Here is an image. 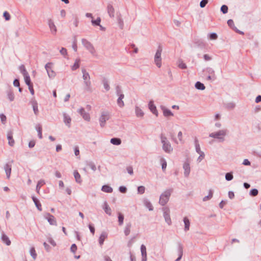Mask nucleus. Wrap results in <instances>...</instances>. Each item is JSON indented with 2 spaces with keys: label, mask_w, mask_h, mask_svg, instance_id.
<instances>
[{
  "label": "nucleus",
  "mask_w": 261,
  "mask_h": 261,
  "mask_svg": "<svg viewBox=\"0 0 261 261\" xmlns=\"http://www.w3.org/2000/svg\"><path fill=\"white\" fill-rule=\"evenodd\" d=\"M117 102L118 106L120 108H122L124 106L123 101L122 100V99H121L120 98H118V99L117 100Z\"/></svg>",
  "instance_id": "13d9d810"
},
{
  "label": "nucleus",
  "mask_w": 261,
  "mask_h": 261,
  "mask_svg": "<svg viewBox=\"0 0 261 261\" xmlns=\"http://www.w3.org/2000/svg\"><path fill=\"white\" fill-rule=\"evenodd\" d=\"M160 139L163 144L162 148L163 150L166 153H170L173 151V148L167 138L163 134H161Z\"/></svg>",
  "instance_id": "f03ea898"
},
{
  "label": "nucleus",
  "mask_w": 261,
  "mask_h": 261,
  "mask_svg": "<svg viewBox=\"0 0 261 261\" xmlns=\"http://www.w3.org/2000/svg\"><path fill=\"white\" fill-rule=\"evenodd\" d=\"M87 166L89 167L93 171H95L96 167L94 163L92 162H89L87 163Z\"/></svg>",
  "instance_id": "8fccbe9b"
},
{
  "label": "nucleus",
  "mask_w": 261,
  "mask_h": 261,
  "mask_svg": "<svg viewBox=\"0 0 261 261\" xmlns=\"http://www.w3.org/2000/svg\"><path fill=\"white\" fill-rule=\"evenodd\" d=\"M118 224H119V225L121 226L123 224V220H124V216H123V215L121 213L118 212Z\"/></svg>",
  "instance_id": "c9c22d12"
},
{
  "label": "nucleus",
  "mask_w": 261,
  "mask_h": 261,
  "mask_svg": "<svg viewBox=\"0 0 261 261\" xmlns=\"http://www.w3.org/2000/svg\"><path fill=\"white\" fill-rule=\"evenodd\" d=\"M258 194V191L256 189H252L249 192L250 196L252 197H255L257 196Z\"/></svg>",
  "instance_id": "c03bdc74"
},
{
  "label": "nucleus",
  "mask_w": 261,
  "mask_h": 261,
  "mask_svg": "<svg viewBox=\"0 0 261 261\" xmlns=\"http://www.w3.org/2000/svg\"><path fill=\"white\" fill-rule=\"evenodd\" d=\"M119 191L122 193H125L127 192V188L125 186H120Z\"/></svg>",
  "instance_id": "69168bd1"
},
{
  "label": "nucleus",
  "mask_w": 261,
  "mask_h": 261,
  "mask_svg": "<svg viewBox=\"0 0 261 261\" xmlns=\"http://www.w3.org/2000/svg\"><path fill=\"white\" fill-rule=\"evenodd\" d=\"M227 24L231 28L233 29H234V28L236 29V28L234 26L233 21L232 19H229L227 21Z\"/></svg>",
  "instance_id": "5fc2aeb1"
},
{
  "label": "nucleus",
  "mask_w": 261,
  "mask_h": 261,
  "mask_svg": "<svg viewBox=\"0 0 261 261\" xmlns=\"http://www.w3.org/2000/svg\"><path fill=\"white\" fill-rule=\"evenodd\" d=\"M88 226L90 232L92 233L93 235H94L95 233V228L94 226L92 224H89Z\"/></svg>",
  "instance_id": "774afa93"
},
{
  "label": "nucleus",
  "mask_w": 261,
  "mask_h": 261,
  "mask_svg": "<svg viewBox=\"0 0 261 261\" xmlns=\"http://www.w3.org/2000/svg\"><path fill=\"white\" fill-rule=\"evenodd\" d=\"M195 87L197 89L200 90H203L205 88L204 85L203 83H202L199 81L195 83Z\"/></svg>",
  "instance_id": "2f4dec72"
},
{
  "label": "nucleus",
  "mask_w": 261,
  "mask_h": 261,
  "mask_svg": "<svg viewBox=\"0 0 261 261\" xmlns=\"http://www.w3.org/2000/svg\"><path fill=\"white\" fill-rule=\"evenodd\" d=\"M131 227L132 224L130 222L126 224L124 230V233L126 236H127L130 233Z\"/></svg>",
  "instance_id": "7c9ffc66"
},
{
  "label": "nucleus",
  "mask_w": 261,
  "mask_h": 261,
  "mask_svg": "<svg viewBox=\"0 0 261 261\" xmlns=\"http://www.w3.org/2000/svg\"><path fill=\"white\" fill-rule=\"evenodd\" d=\"M7 96L10 101H12L14 99V95L11 90H9L7 92Z\"/></svg>",
  "instance_id": "37998d69"
},
{
  "label": "nucleus",
  "mask_w": 261,
  "mask_h": 261,
  "mask_svg": "<svg viewBox=\"0 0 261 261\" xmlns=\"http://www.w3.org/2000/svg\"><path fill=\"white\" fill-rule=\"evenodd\" d=\"M0 118L2 123L5 124L6 123L7 118L4 114H0Z\"/></svg>",
  "instance_id": "bf43d9fd"
},
{
  "label": "nucleus",
  "mask_w": 261,
  "mask_h": 261,
  "mask_svg": "<svg viewBox=\"0 0 261 261\" xmlns=\"http://www.w3.org/2000/svg\"><path fill=\"white\" fill-rule=\"evenodd\" d=\"M213 195V191L212 190H210L209 192H208V195H207L203 198V201H206L209 200L210 199H211L212 198Z\"/></svg>",
  "instance_id": "4c0bfd02"
},
{
  "label": "nucleus",
  "mask_w": 261,
  "mask_h": 261,
  "mask_svg": "<svg viewBox=\"0 0 261 261\" xmlns=\"http://www.w3.org/2000/svg\"><path fill=\"white\" fill-rule=\"evenodd\" d=\"M101 190L103 192L106 193H112L113 192V189L109 185H103L102 187Z\"/></svg>",
  "instance_id": "473e14b6"
},
{
  "label": "nucleus",
  "mask_w": 261,
  "mask_h": 261,
  "mask_svg": "<svg viewBox=\"0 0 261 261\" xmlns=\"http://www.w3.org/2000/svg\"><path fill=\"white\" fill-rule=\"evenodd\" d=\"M102 84L103 85V87L106 91H109L110 89V86L108 83V80L106 78H103L102 80Z\"/></svg>",
  "instance_id": "79ce46f5"
},
{
  "label": "nucleus",
  "mask_w": 261,
  "mask_h": 261,
  "mask_svg": "<svg viewBox=\"0 0 261 261\" xmlns=\"http://www.w3.org/2000/svg\"><path fill=\"white\" fill-rule=\"evenodd\" d=\"M83 73V78L84 80V84L85 85V90L87 91H91L90 77L89 73L87 72L85 69L83 68L82 70Z\"/></svg>",
  "instance_id": "20e7f679"
},
{
  "label": "nucleus",
  "mask_w": 261,
  "mask_h": 261,
  "mask_svg": "<svg viewBox=\"0 0 261 261\" xmlns=\"http://www.w3.org/2000/svg\"><path fill=\"white\" fill-rule=\"evenodd\" d=\"M145 190V187L143 186H139L137 188V192L138 194H143L144 193Z\"/></svg>",
  "instance_id": "de8ad7c7"
},
{
  "label": "nucleus",
  "mask_w": 261,
  "mask_h": 261,
  "mask_svg": "<svg viewBox=\"0 0 261 261\" xmlns=\"http://www.w3.org/2000/svg\"><path fill=\"white\" fill-rule=\"evenodd\" d=\"M102 208H103L105 212L107 214H108L109 216H111L112 215L111 208L109 206V205L107 203V201H105Z\"/></svg>",
  "instance_id": "a211bd4d"
},
{
  "label": "nucleus",
  "mask_w": 261,
  "mask_h": 261,
  "mask_svg": "<svg viewBox=\"0 0 261 261\" xmlns=\"http://www.w3.org/2000/svg\"><path fill=\"white\" fill-rule=\"evenodd\" d=\"M173 189H169L165 191L160 197L159 203L164 206L169 201L171 193L173 192Z\"/></svg>",
  "instance_id": "f257e3e1"
},
{
  "label": "nucleus",
  "mask_w": 261,
  "mask_h": 261,
  "mask_svg": "<svg viewBox=\"0 0 261 261\" xmlns=\"http://www.w3.org/2000/svg\"><path fill=\"white\" fill-rule=\"evenodd\" d=\"M45 184V182L43 179H40L38 181L36 186V191L38 193H39V191L42 186Z\"/></svg>",
  "instance_id": "72a5a7b5"
},
{
  "label": "nucleus",
  "mask_w": 261,
  "mask_h": 261,
  "mask_svg": "<svg viewBox=\"0 0 261 261\" xmlns=\"http://www.w3.org/2000/svg\"><path fill=\"white\" fill-rule=\"evenodd\" d=\"M73 175L75 179V181L77 183H81L82 180L81 179V175L77 170L74 171Z\"/></svg>",
  "instance_id": "c756f323"
},
{
  "label": "nucleus",
  "mask_w": 261,
  "mask_h": 261,
  "mask_svg": "<svg viewBox=\"0 0 261 261\" xmlns=\"http://www.w3.org/2000/svg\"><path fill=\"white\" fill-rule=\"evenodd\" d=\"M60 54L65 57L67 55V49L65 48L62 47L60 50Z\"/></svg>",
  "instance_id": "4d7b16f0"
},
{
  "label": "nucleus",
  "mask_w": 261,
  "mask_h": 261,
  "mask_svg": "<svg viewBox=\"0 0 261 261\" xmlns=\"http://www.w3.org/2000/svg\"><path fill=\"white\" fill-rule=\"evenodd\" d=\"M77 112L82 116L83 118L87 121L90 120V116L88 113H87L83 108H81L78 110Z\"/></svg>",
  "instance_id": "9b49d317"
},
{
  "label": "nucleus",
  "mask_w": 261,
  "mask_h": 261,
  "mask_svg": "<svg viewBox=\"0 0 261 261\" xmlns=\"http://www.w3.org/2000/svg\"><path fill=\"white\" fill-rule=\"evenodd\" d=\"M3 16L6 20H9L10 19V15L7 11H5L4 12Z\"/></svg>",
  "instance_id": "680f3d73"
},
{
  "label": "nucleus",
  "mask_w": 261,
  "mask_h": 261,
  "mask_svg": "<svg viewBox=\"0 0 261 261\" xmlns=\"http://www.w3.org/2000/svg\"><path fill=\"white\" fill-rule=\"evenodd\" d=\"M64 122L68 127H70L71 123V118L69 116L67 115L66 113L63 114Z\"/></svg>",
  "instance_id": "a878e982"
},
{
  "label": "nucleus",
  "mask_w": 261,
  "mask_h": 261,
  "mask_svg": "<svg viewBox=\"0 0 261 261\" xmlns=\"http://www.w3.org/2000/svg\"><path fill=\"white\" fill-rule=\"evenodd\" d=\"M203 74H215L214 70L211 67H207L203 70Z\"/></svg>",
  "instance_id": "e433bc0d"
},
{
  "label": "nucleus",
  "mask_w": 261,
  "mask_h": 261,
  "mask_svg": "<svg viewBox=\"0 0 261 261\" xmlns=\"http://www.w3.org/2000/svg\"><path fill=\"white\" fill-rule=\"evenodd\" d=\"M183 169H184V175L186 177H188L189 176L191 169L190 166V163L187 161L185 162L183 164Z\"/></svg>",
  "instance_id": "f8f14e48"
},
{
  "label": "nucleus",
  "mask_w": 261,
  "mask_h": 261,
  "mask_svg": "<svg viewBox=\"0 0 261 261\" xmlns=\"http://www.w3.org/2000/svg\"><path fill=\"white\" fill-rule=\"evenodd\" d=\"M233 178L232 172H227L225 174V179L227 181L231 180Z\"/></svg>",
  "instance_id": "a18cd8bd"
},
{
  "label": "nucleus",
  "mask_w": 261,
  "mask_h": 261,
  "mask_svg": "<svg viewBox=\"0 0 261 261\" xmlns=\"http://www.w3.org/2000/svg\"><path fill=\"white\" fill-rule=\"evenodd\" d=\"M208 0H202L200 3V6L201 8H204L207 4Z\"/></svg>",
  "instance_id": "338daca9"
},
{
  "label": "nucleus",
  "mask_w": 261,
  "mask_h": 261,
  "mask_svg": "<svg viewBox=\"0 0 261 261\" xmlns=\"http://www.w3.org/2000/svg\"><path fill=\"white\" fill-rule=\"evenodd\" d=\"M44 217L47 219L48 223L51 225H57V221L55 217L51 215L50 213H46L44 216Z\"/></svg>",
  "instance_id": "9d476101"
},
{
  "label": "nucleus",
  "mask_w": 261,
  "mask_h": 261,
  "mask_svg": "<svg viewBox=\"0 0 261 261\" xmlns=\"http://www.w3.org/2000/svg\"><path fill=\"white\" fill-rule=\"evenodd\" d=\"M108 12L111 17L114 16L115 10L112 5L109 4L107 7Z\"/></svg>",
  "instance_id": "393cba45"
},
{
  "label": "nucleus",
  "mask_w": 261,
  "mask_h": 261,
  "mask_svg": "<svg viewBox=\"0 0 261 261\" xmlns=\"http://www.w3.org/2000/svg\"><path fill=\"white\" fill-rule=\"evenodd\" d=\"M19 70L24 76L25 84L28 86L32 85V84L31 83L30 75L27 71L26 70V69H25V66H19Z\"/></svg>",
  "instance_id": "423d86ee"
},
{
  "label": "nucleus",
  "mask_w": 261,
  "mask_h": 261,
  "mask_svg": "<svg viewBox=\"0 0 261 261\" xmlns=\"http://www.w3.org/2000/svg\"><path fill=\"white\" fill-rule=\"evenodd\" d=\"M194 143H195V146L196 151L198 153H199L200 152H202L203 151H202L200 150V145L199 144L198 140L196 138H195Z\"/></svg>",
  "instance_id": "f704fd0d"
},
{
  "label": "nucleus",
  "mask_w": 261,
  "mask_h": 261,
  "mask_svg": "<svg viewBox=\"0 0 261 261\" xmlns=\"http://www.w3.org/2000/svg\"><path fill=\"white\" fill-rule=\"evenodd\" d=\"M111 143L115 145H119L121 143V140L118 138H113L110 140Z\"/></svg>",
  "instance_id": "c85d7f7f"
},
{
  "label": "nucleus",
  "mask_w": 261,
  "mask_h": 261,
  "mask_svg": "<svg viewBox=\"0 0 261 261\" xmlns=\"http://www.w3.org/2000/svg\"><path fill=\"white\" fill-rule=\"evenodd\" d=\"M36 130L38 132V136L39 139L42 138V126L41 125L38 124L36 126Z\"/></svg>",
  "instance_id": "a19ab883"
},
{
  "label": "nucleus",
  "mask_w": 261,
  "mask_h": 261,
  "mask_svg": "<svg viewBox=\"0 0 261 261\" xmlns=\"http://www.w3.org/2000/svg\"><path fill=\"white\" fill-rule=\"evenodd\" d=\"M162 211H163V217L166 222L168 225H171L172 221L170 215V209L168 207H164L162 208Z\"/></svg>",
  "instance_id": "0eeeda50"
},
{
  "label": "nucleus",
  "mask_w": 261,
  "mask_h": 261,
  "mask_svg": "<svg viewBox=\"0 0 261 261\" xmlns=\"http://www.w3.org/2000/svg\"><path fill=\"white\" fill-rule=\"evenodd\" d=\"M143 203H144V204L145 205V206L147 208H148L149 211H153V207L152 204L151 203V202L148 199H145L143 200Z\"/></svg>",
  "instance_id": "cd10ccee"
},
{
  "label": "nucleus",
  "mask_w": 261,
  "mask_h": 261,
  "mask_svg": "<svg viewBox=\"0 0 261 261\" xmlns=\"http://www.w3.org/2000/svg\"><path fill=\"white\" fill-rule=\"evenodd\" d=\"M31 103L33 107L34 114L37 115L39 113V110L38 108V103L36 100H33L31 101Z\"/></svg>",
  "instance_id": "412c9836"
},
{
  "label": "nucleus",
  "mask_w": 261,
  "mask_h": 261,
  "mask_svg": "<svg viewBox=\"0 0 261 261\" xmlns=\"http://www.w3.org/2000/svg\"><path fill=\"white\" fill-rule=\"evenodd\" d=\"M236 107V104L233 102H228L225 104V107L228 110H232Z\"/></svg>",
  "instance_id": "58836bf2"
},
{
  "label": "nucleus",
  "mask_w": 261,
  "mask_h": 261,
  "mask_svg": "<svg viewBox=\"0 0 261 261\" xmlns=\"http://www.w3.org/2000/svg\"><path fill=\"white\" fill-rule=\"evenodd\" d=\"M48 25L50 30L53 34H56L57 32L56 27L55 26L53 21L51 19L48 20Z\"/></svg>",
  "instance_id": "6ab92c4d"
},
{
  "label": "nucleus",
  "mask_w": 261,
  "mask_h": 261,
  "mask_svg": "<svg viewBox=\"0 0 261 261\" xmlns=\"http://www.w3.org/2000/svg\"><path fill=\"white\" fill-rule=\"evenodd\" d=\"M101 19L100 17L97 18L96 20H92L91 22L93 25H100Z\"/></svg>",
  "instance_id": "3c124183"
},
{
  "label": "nucleus",
  "mask_w": 261,
  "mask_h": 261,
  "mask_svg": "<svg viewBox=\"0 0 261 261\" xmlns=\"http://www.w3.org/2000/svg\"><path fill=\"white\" fill-rule=\"evenodd\" d=\"M162 162V168L163 171H164L167 167V162L166 160L164 159H161Z\"/></svg>",
  "instance_id": "6e6d98bb"
},
{
  "label": "nucleus",
  "mask_w": 261,
  "mask_h": 261,
  "mask_svg": "<svg viewBox=\"0 0 261 261\" xmlns=\"http://www.w3.org/2000/svg\"><path fill=\"white\" fill-rule=\"evenodd\" d=\"M77 250V246L75 244H73L70 247L71 252L75 253Z\"/></svg>",
  "instance_id": "0e129e2a"
},
{
  "label": "nucleus",
  "mask_w": 261,
  "mask_h": 261,
  "mask_svg": "<svg viewBox=\"0 0 261 261\" xmlns=\"http://www.w3.org/2000/svg\"><path fill=\"white\" fill-rule=\"evenodd\" d=\"M110 114L108 112H102L99 117L100 125L101 127H103L105 125L106 121L110 119Z\"/></svg>",
  "instance_id": "6e6552de"
},
{
  "label": "nucleus",
  "mask_w": 261,
  "mask_h": 261,
  "mask_svg": "<svg viewBox=\"0 0 261 261\" xmlns=\"http://www.w3.org/2000/svg\"><path fill=\"white\" fill-rule=\"evenodd\" d=\"M218 36L215 33H212L210 34L209 38L211 40H216Z\"/></svg>",
  "instance_id": "052dcab7"
},
{
  "label": "nucleus",
  "mask_w": 261,
  "mask_h": 261,
  "mask_svg": "<svg viewBox=\"0 0 261 261\" xmlns=\"http://www.w3.org/2000/svg\"><path fill=\"white\" fill-rule=\"evenodd\" d=\"M162 47L159 46L154 56V62L156 65H161L162 63L161 54Z\"/></svg>",
  "instance_id": "1a4fd4ad"
},
{
  "label": "nucleus",
  "mask_w": 261,
  "mask_h": 261,
  "mask_svg": "<svg viewBox=\"0 0 261 261\" xmlns=\"http://www.w3.org/2000/svg\"><path fill=\"white\" fill-rule=\"evenodd\" d=\"M32 199L33 202H34L37 209L39 211H42V206H41V204L39 200L34 196H32Z\"/></svg>",
  "instance_id": "aec40b11"
},
{
  "label": "nucleus",
  "mask_w": 261,
  "mask_h": 261,
  "mask_svg": "<svg viewBox=\"0 0 261 261\" xmlns=\"http://www.w3.org/2000/svg\"><path fill=\"white\" fill-rule=\"evenodd\" d=\"M72 47L73 49L74 50V51H76L77 49V46L76 44V39L75 38H74V41L72 43Z\"/></svg>",
  "instance_id": "e2e57ef3"
},
{
  "label": "nucleus",
  "mask_w": 261,
  "mask_h": 261,
  "mask_svg": "<svg viewBox=\"0 0 261 261\" xmlns=\"http://www.w3.org/2000/svg\"><path fill=\"white\" fill-rule=\"evenodd\" d=\"M161 110L163 111V115L165 117H169L173 116L172 112L164 106H161Z\"/></svg>",
  "instance_id": "f3484780"
},
{
  "label": "nucleus",
  "mask_w": 261,
  "mask_h": 261,
  "mask_svg": "<svg viewBox=\"0 0 261 261\" xmlns=\"http://www.w3.org/2000/svg\"><path fill=\"white\" fill-rule=\"evenodd\" d=\"M141 252L142 255H147L146 248L145 246L143 244H142L141 246Z\"/></svg>",
  "instance_id": "603ef678"
},
{
  "label": "nucleus",
  "mask_w": 261,
  "mask_h": 261,
  "mask_svg": "<svg viewBox=\"0 0 261 261\" xmlns=\"http://www.w3.org/2000/svg\"><path fill=\"white\" fill-rule=\"evenodd\" d=\"M2 240L4 243H5L7 246L11 245V241L9 238L4 233L2 235Z\"/></svg>",
  "instance_id": "bb28decb"
},
{
  "label": "nucleus",
  "mask_w": 261,
  "mask_h": 261,
  "mask_svg": "<svg viewBox=\"0 0 261 261\" xmlns=\"http://www.w3.org/2000/svg\"><path fill=\"white\" fill-rule=\"evenodd\" d=\"M148 107L150 111L156 116H158V112L156 106L154 105L153 101H150L148 103Z\"/></svg>",
  "instance_id": "2eb2a0df"
},
{
  "label": "nucleus",
  "mask_w": 261,
  "mask_h": 261,
  "mask_svg": "<svg viewBox=\"0 0 261 261\" xmlns=\"http://www.w3.org/2000/svg\"><path fill=\"white\" fill-rule=\"evenodd\" d=\"M177 250H178V255L182 256V255H183V246L180 243H178Z\"/></svg>",
  "instance_id": "49530a36"
},
{
  "label": "nucleus",
  "mask_w": 261,
  "mask_h": 261,
  "mask_svg": "<svg viewBox=\"0 0 261 261\" xmlns=\"http://www.w3.org/2000/svg\"><path fill=\"white\" fill-rule=\"evenodd\" d=\"M107 237H108V234H107V232H102L101 233V234L99 238V240H98L100 245L101 246L102 245H103L105 240V239H106L107 238Z\"/></svg>",
  "instance_id": "b1692460"
},
{
  "label": "nucleus",
  "mask_w": 261,
  "mask_h": 261,
  "mask_svg": "<svg viewBox=\"0 0 261 261\" xmlns=\"http://www.w3.org/2000/svg\"><path fill=\"white\" fill-rule=\"evenodd\" d=\"M82 44L84 46V47L87 50H88L89 51L91 54H92L93 55H94L95 54V53H96L95 49L90 42H89L87 39L83 38L82 39Z\"/></svg>",
  "instance_id": "39448f33"
},
{
  "label": "nucleus",
  "mask_w": 261,
  "mask_h": 261,
  "mask_svg": "<svg viewBox=\"0 0 261 261\" xmlns=\"http://www.w3.org/2000/svg\"><path fill=\"white\" fill-rule=\"evenodd\" d=\"M227 132V129L220 130L218 132L210 134L209 137L215 139H218L220 142H222L225 140L224 136L226 135Z\"/></svg>",
  "instance_id": "7ed1b4c3"
},
{
  "label": "nucleus",
  "mask_w": 261,
  "mask_h": 261,
  "mask_svg": "<svg viewBox=\"0 0 261 261\" xmlns=\"http://www.w3.org/2000/svg\"><path fill=\"white\" fill-rule=\"evenodd\" d=\"M7 139L8 140V144L11 146H13L15 144V141L13 138V132L9 130L7 133Z\"/></svg>",
  "instance_id": "ddd939ff"
},
{
  "label": "nucleus",
  "mask_w": 261,
  "mask_h": 261,
  "mask_svg": "<svg viewBox=\"0 0 261 261\" xmlns=\"http://www.w3.org/2000/svg\"><path fill=\"white\" fill-rule=\"evenodd\" d=\"M49 78H54L56 76V72L53 69V66H44Z\"/></svg>",
  "instance_id": "dca6fc26"
},
{
  "label": "nucleus",
  "mask_w": 261,
  "mask_h": 261,
  "mask_svg": "<svg viewBox=\"0 0 261 261\" xmlns=\"http://www.w3.org/2000/svg\"><path fill=\"white\" fill-rule=\"evenodd\" d=\"M221 11L223 14H226L228 12V7L223 5L221 7Z\"/></svg>",
  "instance_id": "864d4df0"
},
{
  "label": "nucleus",
  "mask_w": 261,
  "mask_h": 261,
  "mask_svg": "<svg viewBox=\"0 0 261 261\" xmlns=\"http://www.w3.org/2000/svg\"><path fill=\"white\" fill-rule=\"evenodd\" d=\"M204 76L207 81H215L216 79V77L215 74H203Z\"/></svg>",
  "instance_id": "ea45409f"
},
{
  "label": "nucleus",
  "mask_w": 261,
  "mask_h": 261,
  "mask_svg": "<svg viewBox=\"0 0 261 261\" xmlns=\"http://www.w3.org/2000/svg\"><path fill=\"white\" fill-rule=\"evenodd\" d=\"M184 224H185V228L184 230L185 231H187L190 229V222L189 219L187 217H185L183 219Z\"/></svg>",
  "instance_id": "4be33fe9"
},
{
  "label": "nucleus",
  "mask_w": 261,
  "mask_h": 261,
  "mask_svg": "<svg viewBox=\"0 0 261 261\" xmlns=\"http://www.w3.org/2000/svg\"><path fill=\"white\" fill-rule=\"evenodd\" d=\"M30 252V254L32 256L33 259H35L37 257V254L36 253L35 248L34 247L31 248Z\"/></svg>",
  "instance_id": "09e8293b"
},
{
  "label": "nucleus",
  "mask_w": 261,
  "mask_h": 261,
  "mask_svg": "<svg viewBox=\"0 0 261 261\" xmlns=\"http://www.w3.org/2000/svg\"><path fill=\"white\" fill-rule=\"evenodd\" d=\"M11 168H12V164H10V163H7L4 166V169L6 172L7 178L8 179L10 178L11 173Z\"/></svg>",
  "instance_id": "4468645a"
},
{
  "label": "nucleus",
  "mask_w": 261,
  "mask_h": 261,
  "mask_svg": "<svg viewBox=\"0 0 261 261\" xmlns=\"http://www.w3.org/2000/svg\"><path fill=\"white\" fill-rule=\"evenodd\" d=\"M135 114L137 117H143L144 115L143 111L138 106L135 107Z\"/></svg>",
  "instance_id": "5701e85b"
}]
</instances>
